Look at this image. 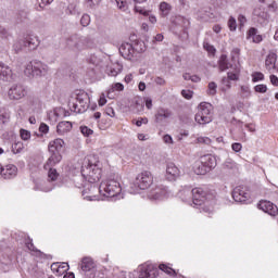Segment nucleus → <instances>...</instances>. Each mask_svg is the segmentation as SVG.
Masks as SVG:
<instances>
[{
  "mask_svg": "<svg viewBox=\"0 0 278 278\" xmlns=\"http://www.w3.org/2000/svg\"><path fill=\"white\" fill-rule=\"evenodd\" d=\"M65 143L63 139H54L49 142L48 151L50 153L49 159L47 160L43 168H53L56 164L62 162V153H64Z\"/></svg>",
  "mask_w": 278,
  "mask_h": 278,
  "instance_id": "f257e3e1",
  "label": "nucleus"
},
{
  "mask_svg": "<svg viewBox=\"0 0 278 278\" xmlns=\"http://www.w3.org/2000/svg\"><path fill=\"white\" fill-rule=\"evenodd\" d=\"M100 192H104V197L114 198L118 197L121 192L123 191V188L121 187V178L118 177V174H111L109 177L101 182Z\"/></svg>",
  "mask_w": 278,
  "mask_h": 278,
  "instance_id": "f03ea898",
  "label": "nucleus"
},
{
  "mask_svg": "<svg viewBox=\"0 0 278 278\" xmlns=\"http://www.w3.org/2000/svg\"><path fill=\"white\" fill-rule=\"evenodd\" d=\"M213 110L214 106H212L211 103H200L198 106V112L194 116L195 123H198V125H208V123H212L214 118V113L212 112Z\"/></svg>",
  "mask_w": 278,
  "mask_h": 278,
  "instance_id": "7ed1b4c3",
  "label": "nucleus"
},
{
  "mask_svg": "<svg viewBox=\"0 0 278 278\" xmlns=\"http://www.w3.org/2000/svg\"><path fill=\"white\" fill-rule=\"evenodd\" d=\"M90 97L87 92L79 91L75 94V101H70L68 105L72 112L84 114L89 108Z\"/></svg>",
  "mask_w": 278,
  "mask_h": 278,
  "instance_id": "20e7f679",
  "label": "nucleus"
},
{
  "mask_svg": "<svg viewBox=\"0 0 278 278\" xmlns=\"http://www.w3.org/2000/svg\"><path fill=\"white\" fill-rule=\"evenodd\" d=\"M81 175L89 184H97L101 179V167H99V164H92L89 161L87 165L83 166Z\"/></svg>",
  "mask_w": 278,
  "mask_h": 278,
  "instance_id": "39448f33",
  "label": "nucleus"
},
{
  "mask_svg": "<svg viewBox=\"0 0 278 278\" xmlns=\"http://www.w3.org/2000/svg\"><path fill=\"white\" fill-rule=\"evenodd\" d=\"M24 74L26 77H42V75H47V65L38 60H33L26 65Z\"/></svg>",
  "mask_w": 278,
  "mask_h": 278,
  "instance_id": "423d86ee",
  "label": "nucleus"
},
{
  "mask_svg": "<svg viewBox=\"0 0 278 278\" xmlns=\"http://www.w3.org/2000/svg\"><path fill=\"white\" fill-rule=\"evenodd\" d=\"M135 186L139 190H149L153 186V174L149 170L140 173L136 178Z\"/></svg>",
  "mask_w": 278,
  "mask_h": 278,
  "instance_id": "0eeeda50",
  "label": "nucleus"
},
{
  "mask_svg": "<svg viewBox=\"0 0 278 278\" xmlns=\"http://www.w3.org/2000/svg\"><path fill=\"white\" fill-rule=\"evenodd\" d=\"M193 206L199 207L205 203V201H210L212 195L207 193V191L203 190V188H194L191 190Z\"/></svg>",
  "mask_w": 278,
  "mask_h": 278,
  "instance_id": "6e6552de",
  "label": "nucleus"
},
{
  "mask_svg": "<svg viewBox=\"0 0 278 278\" xmlns=\"http://www.w3.org/2000/svg\"><path fill=\"white\" fill-rule=\"evenodd\" d=\"M8 94L11 101H21V99L27 97V89L21 84H15L9 89Z\"/></svg>",
  "mask_w": 278,
  "mask_h": 278,
  "instance_id": "1a4fd4ad",
  "label": "nucleus"
},
{
  "mask_svg": "<svg viewBox=\"0 0 278 278\" xmlns=\"http://www.w3.org/2000/svg\"><path fill=\"white\" fill-rule=\"evenodd\" d=\"M252 14L261 25L268 23V18H270V14L266 12V8L263 5H256Z\"/></svg>",
  "mask_w": 278,
  "mask_h": 278,
  "instance_id": "9d476101",
  "label": "nucleus"
},
{
  "mask_svg": "<svg viewBox=\"0 0 278 278\" xmlns=\"http://www.w3.org/2000/svg\"><path fill=\"white\" fill-rule=\"evenodd\" d=\"M160 269L155 265H142L140 267L139 278H156Z\"/></svg>",
  "mask_w": 278,
  "mask_h": 278,
  "instance_id": "9b49d317",
  "label": "nucleus"
},
{
  "mask_svg": "<svg viewBox=\"0 0 278 278\" xmlns=\"http://www.w3.org/2000/svg\"><path fill=\"white\" fill-rule=\"evenodd\" d=\"M232 199L236 203H247V201L251 199V195L244 190V187L239 186L233 189Z\"/></svg>",
  "mask_w": 278,
  "mask_h": 278,
  "instance_id": "f8f14e48",
  "label": "nucleus"
},
{
  "mask_svg": "<svg viewBox=\"0 0 278 278\" xmlns=\"http://www.w3.org/2000/svg\"><path fill=\"white\" fill-rule=\"evenodd\" d=\"M173 116V111L170 109H164V108H159L156 110V113L154 115V121L157 123V125H162L165 123V121H168Z\"/></svg>",
  "mask_w": 278,
  "mask_h": 278,
  "instance_id": "ddd939ff",
  "label": "nucleus"
},
{
  "mask_svg": "<svg viewBox=\"0 0 278 278\" xmlns=\"http://www.w3.org/2000/svg\"><path fill=\"white\" fill-rule=\"evenodd\" d=\"M17 170L18 168H16L15 165L10 164L3 167V165L0 164V177H2V179H14Z\"/></svg>",
  "mask_w": 278,
  "mask_h": 278,
  "instance_id": "4468645a",
  "label": "nucleus"
},
{
  "mask_svg": "<svg viewBox=\"0 0 278 278\" xmlns=\"http://www.w3.org/2000/svg\"><path fill=\"white\" fill-rule=\"evenodd\" d=\"M257 207L262 210V212H265V214H269V216H277L278 214L277 205L273 204L270 201H261Z\"/></svg>",
  "mask_w": 278,
  "mask_h": 278,
  "instance_id": "2eb2a0df",
  "label": "nucleus"
},
{
  "mask_svg": "<svg viewBox=\"0 0 278 278\" xmlns=\"http://www.w3.org/2000/svg\"><path fill=\"white\" fill-rule=\"evenodd\" d=\"M97 264H94V261L90 256H85L81 258L79 263V268L84 273H90V270H94Z\"/></svg>",
  "mask_w": 278,
  "mask_h": 278,
  "instance_id": "dca6fc26",
  "label": "nucleus"
},
{
  "mask_svg": "<svg viewBox=\"0 0 278 278\" xmlns=\"http://www.w3.org/2000/svg\"><path fill=\"white\" fill-rule=\"evenodd\" d=\"M119 53L125 60H131L135 55L134 46L131 43H122L119 47Z\"/></svg>",
  "mask_w": 278,
  "mask_h": 278,
  "instance_id": "f3484780",
  "label": "nucleus"
},
{
  "mask_svg": "<svg viewBox=\"0 0 278 278\" xmlns=\"http://www.w3.org/2000/svg\"><path fill=\"white\" fill-rule=\"evenodd\" d=\"M200 162H202L208 173L210 170H213V168H216V157L212 154H205L201 156Z\"/></svg>",
  "mask_w": 278,
  "mask_h": 278,
  "instance_id": "a211bd4d",
  "label": "nucleus"
},
{
  "mask_svg": "<svg viewBox=\"0 0 278 278\" xmlns=\"http://www.w3.org/2000/svg\"><path fill=\"white\" fill-rule=\"evenodd\" d=\"M0 79L2 81H10L12 79V68L3 62H0Z\"/></svg>",
  "mask_w": 278,
  "mask_h": 278,
  "instance_id": "6ab92c4d",
  "label": "nucleus"
},
{
  "mask_svg": "<svg viewBox=\"0 0 278 278\" xmlns=\"http://www.w3.org/2000/svg\"><path fill=\"white\" fill-rule=\"evenodd\" d=\"M176 177H179V168L175 166V163H168L166 167V178L168 181H175Z\"/></svg>",
  "mask_w": 278,
  "mask_h": 278,
  "instance_id": "aec40b11",
  "label": "nucleus"
},
{
  "mask_svg": "<svg viewBox=\"0 0 278 278\" xmlns=\"http://www.w3.org/2000/svg\"><path fill=\"white\" fill-rule=\"evenodd\" d=\"M22 43L25 49H28V51H34V49H36L40 45L38 38L36 37H28L27 39L22 40Z\"/></svg>",
  "mask_w": 278,
  "mask_h": 278,
  "instance_id": "412c9836",
  "label": "nucleus"
},
{
  "mask_svg": "<svg viewBox=\"0 0 278 278\" xmlns=\"http://www.w3.org/2000/svg\"><path fill=\"white\" fill-rule=\"evenodd\" d=\"M81 40L79 39V36L73 35L66 40V45L70 49H81Z\"/></svg>",
  "mask_w": 278,
  "mask_h": 278,
  "instance_id": "4be33fe9",
  "label": "nucleus"
},
{
  "mask_svg": "<svg viewBox=\"0 0 278 278\" xmlns=\"http://www.w3.org/2000/svg\"><path fill=\"white\" fill-rule=\"evenodd\" d=\"M166 195V190L157 187L155 189H153L150 193H149V199L151 201H160V199H162L163 197Z\"/></svg>",
  "mask_w": 278,
  "mask_h": 278,
  "instance_id": "5701e85b",
  "label": "nucleus"
},
{
  "mask_svg": "<svg viewBox=\"0 0 278 278\" xmlns=\"http://www.w3.org/2000/svg\"><path fill=\"white\" fill-rule=\"evenodd\" d=\"M71 129H73V123L71 122H60L56 126V131L61 135L71 131Z\"/></svg>",
  "mask_w": 278,
  "mask_h": 278,
  "instance_id": "b1692460",
  "label": "nucleus"
},
{
  "mask_svg": "<svg viewBox=\"0 0 278 278\" xmlns=\"http://www.w3.org/2000/svg\"><path fill=\"white\" fill-rule=\"evenodd\" d=\"M277 62V53L269 52L265 60V66L270 71V68H275V64Z\"/></svg>",
  "mask_w": 278,
  "mask_h": 278,
  "instance_id": "393cba45",
  "label": "nucleus"
},
{
  "mask_svg": "<svg viewBox=\"0 0 278 278\" xmlns=\"http://www.w3.org/2000/svg\"><path fill=\"white\" fill-rule=\"evenodd\" d=\"M253 42L260 43L262 42L263 38L262 35H257V28L252 27L248 31V39H251Z\"/></svg>",
  "mask_w": 278,
  "mask_h": 278,
  "instance_id": "a878e982",
  "label": "nucleus"
},
{
  "mask_svg": "<svg viewBox=\"0 0 278 278\" xmlns=\"http://www.w3.org/2000/svg\"><path fill=\"white\" fill-rule=\"evenodd\" d=\"M29 21V11L27 9H23L17 11L16 13V22L17 23H25Z\"/></svg>",
  "mask_w": 278,
  "mask_h": 278,
  "instance_id": "bb28decb",
  "label": "nucleus"
},
{
  "mask_svg": "<svg viewBox=\"0 0 278 278\" xmlns=\"http://www.w3.org/2000/svg\"><path fill=\"white\" fill-rule=\"evenodd\" d=\"M193 170L195 173V175H207V173H210L206 168H205V165L202 164L201 161L197 162L194 167H193Z\"/></svg>",
  "mask_w": 278,
  "mask_h": 278,
  "instance_id": "cd10ccee",
  "label": "nucleus"
},
{
  "mask_svg": "<svg viewBox=\"0 0 278 278\" xmlns=\"http://www.w3.org/2000/svg\"><path fill=\"white\" fill-rule=\"evenodd\" d=\"M135 11L139 12V14H143V16H149V21L150 23H152V25H155V23H157V18L154 15H150L149 11L140 9V7L138 5H135Z\"/></svg>",
  "mask_w": 278,
  "mask_h": 278,
  "instance_id": "c85d7f7f",
  "label": "nucleus"
},
{
  "mask_svg": "<svg viewBox=\"0 0 278 278\" xmlns=\"http://www.w3.org/2000/svg\"><path fill=\"white\" fill-rule=\"evenodd\" d=\"M219 71L225 72L229 68V61L227 60L226 54H222L219 59Z\"/></svg>",
  "mask_w": 278,
  "mask_h": 278,
  "instance_id": "c756f323",
  "label": "nucleus"
},
{
  "mask_svg": "<svg viewBox=\"0 0 278 278\" xmlns=\"http://www.w3.org/2000/svg\"><path fill=\"white\" fill-rule=\"evenodd\" d=\"M134 53H144L147 51V46H144L143 41H137L134 46Z\"/></svg>",
  "mask_w": 278,
  "mask_h": 278,
  "instance_id": "7c9ffc66",
  "label": "nucleus"
},
{
  "mask_svg": "<svg viewBox=\"0 0 278 278\" xmlns=\"http://www.w3.org/2000/svg\"><path fill=\"white\" fill-rule=\"evenodd\" d=\"M160 10H161L162 16H168V14H170V4L166 2H162L160 4Z\"/></svg>",
  "mask_w": 278,
  "mask_h": 278,
  "instance_id": "2f4dec72",
  "label": "nucleus"
},
{
  "mask_svg": "<svg viewBox=\"0 0 278 278\" xmlns=\"http://www.w3.org/2000/svg\"><path fill=\"white\" fill-rule=\"evenodd\" d=\"M46 170H49L48 178L50 179V181H55L58 177H60V174H58V169L53 167L47 168Z\"/></svg>",
  "mask_w": 278,
  "mask_h": 278,
  "instance_id": "473e14b6",
  "label": "nucleus"
},
{
  "mask_svg": "<svg viewBox=\"0 0 278 278\" xmlns=\"http://www.w3.org/2000/svg\"><path fill=\"white\" fill-rule=\"evenodd\" d=\"M52 270H56V273H60V270H63V273H66L68 270V263H63L62 266H58V264L51 265Z\"/></svg>",
  "mask_w": 278,
  "mask_h": 278,
  "instance_id": "72a5a7b5",
  "label": "nucleus"
},
{
  "mask_svg": "<svg viewBox=\"0 0 278 278\" xmlns=\"http://www.w3.org/2000/svg\"><path fill=\"white\" fill-rule=\"evenodd\" d=\"M23 149H25V146L23 144L22 141H17L12 146V152L13 153H21V151H23Z\"/></svg>",
  "mask_w": 278,
  "mask_h": 278,
  "instance_id": "f704fd0d",
  "label": "nucleus"
},
{
  "mask_svg": "<svg viewBox=\"0 0 278 278\" xmlns=\"http://www.w3.org/2000/svg\"><path fill=\"white\" fill-rule=\"evenodd\" d=\"M80 132L86 138H90V136H92V134H94V130L90 129L88 126H80Z\"/></svg>",
  "mask_w": 278,
  "mask_h": 278,
  "instance_id": "c9c22d12",
  "label": "nucleus"
},
{
  "mask_svg": "<svg viewBox=\"0 0 278 278\" xmlns=\"http://www.w3.org/2000/svg\"><path fill=\"white\" fill-rule=\"evenodd\" d=\"M217 88H218V85H216L215 81L208 83V94L211 97H214L216 94Z\"/></svg>",
  "mask_w": 278,
  "mask_h": 278,
  "instance_id": "e433bc0d",
  "label": "nucleus"
},
{
  "mask_svg": "<svg viewBox=\"0 0 278 278\" xmlns=\"http://www.w3.org/2000/svg\"><path fill=\"white\" fill-rule=\"evenodd\" d=\"M222 84H223L222 90L224 92H227V90L231 89V81L227 77H224L222 79Z\"/></svg>",
  "mask_w": 278,
  "mask_h": 278,
  "instance_id": "4c0bfd02",
  "label": "nucleus"
},
{
  "mask_svg": "<svg viewBox=\"0 0 278 278\" xmlns=\"http://www.w3.org/2000/svg\"><path fill=\"white\" fill-rule=\"evenodd\" d=\"M159 268L160 270H162L163 273H166L167 275H175V269L168 267V265L166 264H161Z\"/></svg>",
  "mask_w": 278,
  "mask_h": 278,
  "instance_id": "58836bf2",
  "label": "nucleus"
},
{
  "mask_svg": "<svg viewBox=\"0 0 278 278\" xmlns=\"http://www.w3.org/2000/svg\"><path fill=\"white\" fill-rule=\"evenodd\" d=\"M203 47H204L205 51H207V53H210V55H216V48H214V46H212L207 42H204Z\"/></svg>",
  "mask_w": 278,
  "mask_h": 278,
  "instance_id": "ea45409f",
  "label": "nucleus"
},
{
  "mask_svg": "<svg viewBox=\"0 0 278 278\" xmlns=\"http://www.w3.org/2000/svg\"><path fill=\"white\" fill-rule=\"evenodd\" d=\"M224 168H227V170H233V168H236V162H233L231 159L226 160L224 163Z\"/></svg>",
  "mask_w": 278,
  "mask_h": 278,
  "instance_id": "a19ab883",
  "label": "nucleus"
},
{
  "mask_svg": "<svg viewBox=\"0 0 278 278\" xmlns=\"http://www.w3.org/2000/svg\"><path fill=\"white\" fill-rule=\"evenodd\" d=\"M114 90H116L117 92H123V90H125V86L121 83L113 84L110 92H114Z\"/></svg>",
  "mask_w": 278,
  "mask_h": 278,
  "instance_id": "79ce46f5",
  "label": "nucleus"
},
{
  "mask_svg": "<svg viewBox=\"0 0 278 278\" xmlns=\"http://www.w3.org/2000/svg\"><path fill=\"white\" fill-rule=\"evenodd\" d=\"M25 244H26V247L29 251H35L36 253H41L42 254V252H40L38 249H36L34 243L31 242V239L27 238L26 241H25Z\"/></svg>",
  "mask_w": 278,
  "mask_h": 278,
  "instance_id": "37998d69",
  "label": "nucleus"
},
{
  "mask_svg": "<svg viewBox=\"0 0 278 278\" xmlns=\"http://www.w3.org/2000/svg\"><path fill=\"white\" fill-rule=\"evenodd\" d=\"M80 25L83 27H88V25H90V15L84 14L80 18Z\"/></svg>",
  "mask_w": 278,
  "mask_h": 278,
  "instance_id": "c03bdc74",
  "label": "nucleus"
},
{
  "mask_svg": "<svg viewBox=\"0 0 278 278\" xmlns=\"http://www.w3.org/2000/svg\"><path fill=\"white\" fill-rule=\"evenodd\" d=\"M116 4L119 10L125 12V10H127V5H129V2H127V0H116Z\"/></svg>",
  "mask_w": 278,
  "mask_h": 278,
  "instance_id": "a18cd8bd",
  "label": "nucleus"
},
{
  "mask_svg": "<svg viewBox=\"0 0 278 278\" xmlns=\"http://www.w3.org/2000/svg\"><path fill=\"white\" fill-rule=\"evenodd\" d=\"M252 81H264V75L262 74V72H256L252 74Z\"/></svg>",
  "mask_w": 278,
  "mask_h": 278,
  "instance_id": "49530a36",
  "label": "nucleus"
},
{
  "mask_svg": "<svg viewBox=\"0 0 278 278\" xmlns=\"http://www.w3.org/2000/svg\"><path fill=\"white\" fill-rule=\"evenodd\" d=\"M255 92H260L261 94H264L265 92H267L268 87L266 85H256L254 87Z\"/></svg>",
  "mask_w": 278,
  "mask_h": 278,
  "instance_id": "de8ad7c7",
  "label": "nucleus"
},
{
  "mask_svg": "<svg viewBox=\"0 0 278 278\" xmlns=\"http://www.w3.org/2000/svg\"><path fill=\"white\" fill-rule=\"evenodd\" d=\"M20 136H21L22 140H29L31 138V132H29L28 130H25V129H21Z\"/></svg>",
  "mask_w": 278,
  "mask_h": 278,
  "instance_id": "09e8293b",
  "label": "nucleus"
},
{
  "mask_svg": "<svg viewBox=\"0 0 278 278\" xmlns=\"http://www.w3.org/2000/svg\"><path fill=\"white\" fill-rule=\"evenodd\" d=\"M149 124V118L147 117H139L138 121L135 122V125L137 127H142V125H148Z\"/></svg>",
  "mask_w": 278,
  "mask_h": 278,
  "instance_id": "8fccbe9b",
  "label": "nucleus"
},
{
  "mask_svg": "<svg viewBox=\"0 0 278 278\" xmlns=\"http://www.w3.org/2000/svg\"><path fill=\"white\" fill-rule=\"evenodd\" d=\"M228 27H229L230 31H236V28L238 27L236 24V18L230 17L228 20Z\"/></svg>",
  "mask_w": 278,
  "mask_h": 278,
  "instance_id": "3c124183",
  "label": "nucleus"
},
{
  "mask_svg": "<svg viewBox=\"0 0 278 278\" xmlns=\"http://www.w3.org/2000/svg\"><path fill=\"white\" fill-rule=\"evenodd\" d=\"M238 73H240V72H239V71H237L236 73H233V72H228L227 78H228L230 81H238V79H239Z\"/></svg>",
  "mask_w": 278,
  "mask_h": 278,
  "instance_id": "603ef678",
  "label": "nucleus"
},
{
  "mask_svg": "<svg viewBox=\"0 0 278 278\" xmlns=\"http://www.w3.org/2000/svg\"><path fill=\"white\" fill-rule=\"evenodd\" d=\"M269 4L267 5L269 12H275L276 10H278V4L277 1L273 0L268 2Z\"/></svg>",
  "mask_w": 278,
  "mask_h": 278,
  "instance_id": "864d4df0",
  "label": "nucleus"
},
{
  "mask_svg": "<svg viewBox=\"0 0 278 278\" xmlns=\"http://www.w3.org/2000/svg\"><path fill=\"white\" fill-rule=\"evenodd\" d=\"M176 21L177 23H182L180 24L182 27H188V25H190V22L182 16L176 17Z\"/></svg>",
  "mask_w": 278,
  "mask_h": 278,
  "instance_id": "5fc2aeb1",
  "label": "nucleus"
},
{
  "mask_svg": "<svg viewBox=\"0 0 278 278\" xmlns=\"http://www.w3.org/2000/svg\"><path fill=\"white\" fill-rule=\"evenodd\" d=\"M192 94H194V92H192V91H190V90L184 89V90L181 91V96L184 97V99L190 100V99H192Z\"/></svg>",
  "mask_w": 278,
  "mask_h": 278,
  "instance_id": "6e6d98bb",
  "label": "nucleus"
},
{
  "mask_svg": "<svg viewBox=\"0 0 278 278\" xmlns=\"http://www.w3.org/2000/svg\"><path fill=\"white\" fill-rule=\"evenodd\" d=\"M105 114L108 116H111V118H114V116H116V112H114V108H112V106L105 108Z\"/></svg>",
  "mask_w": 278,
  "mask_h": 278,
  "instance_id": "4d7b16f0",
  "label": "nucleus"
},
{
  "mask_svg": "<svg viewBox=\"0 0 278 278\" xmlns=\"http://www.w3.org/2000/svg\"><path fill=\"white\" fill-rule=\"evenodd\" d=\"M231 149L235 153H240L242 151V143L235 142L231 144Z\"/></svg>",
  "mask_w": 278,
  "mask_h": 278,
  "instance_id": "13d9d810",
  "label": "nucleus"
},
{
  "mask_svg": "<svg viewBox=\"0 0 278 278\" xmlns=\"http://www.w3.org/2000/svg\"><path fill=\"white\" fill-rule=\"evenodd\" d=\"M39 131L41 134H49V126L47 124H45V123L40 124Z\"/></svg>",
  "mask_w": 278,
  "mask_h": 278,
  "instance_id": "bf43d9fd",
  "label": "nucleus"
},
{
  "mask_svg": "<svg viewBox=\"0 0 278 278\" xmlns=\"http://www.w3.org/2000/svg\"><path fill=\"white\" fill-rule=\"evenodd\" d=\"M121 71H123V66H119L118 70H115V68L111 70L110 73H109V75H110L111 77H116V75H118V74L121 73Z\"/></svg>",
  "mask_w": 278,
  "mask_h": 278,
  "instance_id": "052dcab7",
  "label": "nucleus"
},
{
  "mask_svg": "<svg viewBox=\"0 0 278 278\" xmlns=\"http://www.w3.org/2000/svg\"><path fill=\"white\" fill-rule=\"evenodd\" d=\"M198 142H200L201 144H210V142H212V140H210V138H207V137H200V138H198Z\"/></svg>",
  "mask_w": 278,
  "mask_h": 278,
  "instance_id": "680f3d73",
  "label": "nucleus"
},
{
  "mask_svg": "<svg viewBox=\"0 0 278 278\" xmlns=\"http://www.w3.org/2000/svg\"><path fill=\"white\" fill-rule=\"evenodd\" d=\"M164 40V35L157 34L156 36L153 37L152 42L155 45V42H162Z\"/></svg>",
  "mask_w": 278,
  "mask_h": 278,
  "instance_id": "e2e57ef3",
  "label": "nucleus"
},
{
  "mask_svg": "<svg viewBox=\"0 0 278 278\" xmlns=\"http://www.w3.org/2000/svg\"><path fill=\"white\" fill-rule=\"evenodd\" d=\"M87 3H89L90 8H94L101 3V0H87Z\"/></svg>",
  "mask_w": 278,
  "mask_h": 278,
  "instance_id": "0e129e2a",
  "label": "nucleus"
},
{
  "mask_svg": "<svg viewBox=\"0 0 278 278\" xmlns=\"http://www.w3.org/2000/svg\"><path fill=\"white\" fill-rule=\"evenodd\" d=\"M163 140H164L165 144H173V137H170V135H165L163 137Z\"/></svg>",
  "mask_w": 278,
  "mask_h": 278,
  "instance_id": "69168bd1",
  "label": "nucleus"
},
{
  "mask_svg": "<svg viewBox=\"0 0 278 278\" xmlns=\"http://www.w3.org/2000/svg\"><path fill=\"white\" fill-rule=\"evenodd\" d=\"M154 81L157 86H164L166 84V80H164L162 77H156Z\"/></svg>",
  "mask_w": 278,
  "mask_h": 278,
  "instance_id": "338daca9",
  "label": "nucleus"
},
{
  "mask_svg": "<svg viewBox=\"0 0 278 278\" xmlns=\"http://www.w3.org/2000/svg\"><path fill=\"white\" fill-rule=\"evenodd\" d=\"M269 79L273 86H278V77L276 75H270Z\"/></svg>",
  "mask_w": 278,
  "mask_h": 278,
  "instance_id": "774afa93",
  "label": "nucleus"
}]
</instances>
